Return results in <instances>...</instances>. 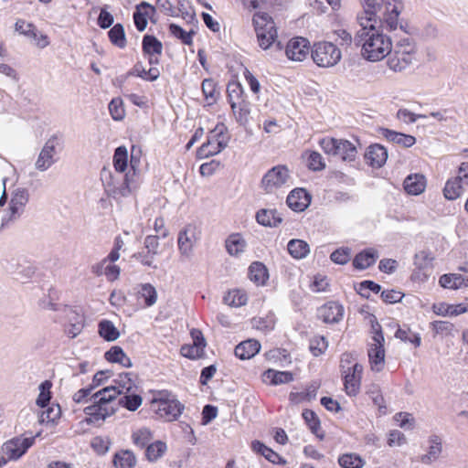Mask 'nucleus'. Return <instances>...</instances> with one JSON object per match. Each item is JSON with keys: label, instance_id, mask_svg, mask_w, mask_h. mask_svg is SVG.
Here are the masks:
<instances>
[{"label": "nucleus", "instance_id": "nucleus-1", "mask_svg": "<svg viewBox=\"0 0 468 468\" xmlns=\"http://www.w3.org/2000/svg\"><path fill=\"white\" fill-rule=\"evenodd\" d=\"M361 29L354 37V44L361 47L362 56L369 61H378L388 56L392 47V37L383 33L380 24L369 23L368 20L358 23Z\"/></svg>", "mask_w": 468, "mask_h": 468}, {"label": "nucleus", "instance_id": "nucleus-2", "mask_svg": "<svg viewBox=\"0 0 468 468\" xmlns=\"http://www.w3.org/2000/svg\"><path fill=\"white\" fill-rule=\"evenodd\" d=\"M364 11L357 15V22L380 24L391 33L398 29L399 16L403 10L401 0H362Z\"/></svg>", "mask_w": 468, "mask_h": 468}, {"label": "nucleus", "instance_id": "nucleus-3", "mask_svg": "<svg viewBox=\"0 0 468 468\" xmlns=\"http://www.w3.org/2000/svg\"><path fill=\"white\" fill-rule=\"evenodd\" d=\"M407 27V23H399V30L403 36L394 35V44L392 43L391 50L388 54L387 64L393 71L405 69L415 58L416 43L410 36Z\"/></svg>", "mask_w": 468, "mask_h": 468}, {"label": "nucleus", "instance_id": "nucleus-4", "mask_svg": "<svg viewBox=\"0 0 468 468\" xmlns=\"http://www.w3.org/2000/svg\"><path fill=\"white\" fill-rule=\"evenodd\" d=\"M92 398L93 404L84 409L85 420L88 424H99L115 412L117 389L114 387H108L94 393Z\"/></svg>", "mask_w": 468, "mask_h": 468}, {"label": "nucleus", "instance_id": "nucleus-5", "mask_svg": "<svg viewBox=\"0 0 468 468\" xmlns=\"http://www.w3.org/2000/svg\"><path fill=\"white\" fill-rule=\"evenodd\" d=\"M252 24L256 32L259 46L266 50L272 45L277 50L281 51L283 45L281 41H277V27L272 17L264 12L254 14Z\"/></svg>", "mask_w": 468, "mask_h": 468}, {"label": "nucleus", "instance_id": "nucleus-6", "mask_svg": "<svg viewBox=\"0 0 468 468\" xmlns=\"http://www.w3.org/2000/svg\"><path fill=\"white\" fill-rule=\"evenodd\" d=\"M229 139L226 125L222 122L218 123L208 133L207 141L197 150V158L205 159L219 154L228 146Z\"/></svg>", "mask_w": 468, "mask_h": 468}, {"label": "nucleus", "instance_id": "nucleus-7", "mask_svg": "<svg viewBox=\"0 0 468 468\" xmlns=\"http://www.w3.org/2000/svg\"><path fill=\"white\" fill-rule=\"evenodd\" d=\"M351 355L345 353L341 356L340 370L344 379V389L349 397H356L360 390L363 367L355 363L352 367L345 368V362L351 364Z\"/></svg>", "mask_w": 468, "mask_h": 468}, {"label": "nucleus", "instance_id": "nucleus-8", "mask_svg": "<svg viewBox=\"0 0 468 468\" xmlns=\"http://www.w3.org/2000/svg\"><path fill=\"white\" fill-rule=\"evenodd\" d=\"M319 145L325 154L339 156L346 162L354 161L357 154L356 145L345 139L325 137L320 140Z\"/></svg>", "mask_w": 468, "mask_h": 468}, {"label": "nucleus", "instance_id": "nucleus-9", "mask_svg": "<svg viewBox=\"0 0 468 468\" xmlns=\"http://www.w3.org/2000/svg\"><path fill=\"white\" fill-rule=\"evenodd\" d=\"M311 56L317 66L328 68L338 63L341 58V51L332 42L324 41L314 45Z\"/></svg>", "mask_w": 468, "mask_h": 468}, {"label": "nucleus", "instance_id": "nucleus-10", "mask_svg": "<svg viewBox=\"0 0 468 468\" xmlns=\"http://www.w3.org/2000/svg\"><path fill=\"white\" fill-rule=\"evenodd\" d=\"M290 178L288 167L279 165L267 171L261 179V186L266 193H272L274 190L283 186Z\"/></svg>", "mask_w": 468, "mask_h": 468}, {"label": "nucleus", "instance_id": "nucleus-11", "mask_svg": "<svg viewBox=\"0 0 468 468\" xmlns=\"http://www.w3.org/2000/svg\"><path fill=\"white\" fill-rule=\"evenodd\" d=\"M200 231L194 224H187L178 233L177 246L182 257L189 259L193 252L194 245L199 239Z\"/></svg>", "mask_w": 468, "mask_h": 468}, {"label": "nucleus", "instance_id": "nucleus-12", "mask_svg": "<svg viewBox=\"0 0 468 468\" xmlns=\"http://www.w3.org/2000/svg\"><path fill=\"white\" fill-rule=\"evenodd\" d=\"M146 251L134 253L133 257L139 261L144 266L154 267L153 265L154 259L159 254V237L155 235H148L144 241Z\"/></svg>", "mask_w": 468, "mask_h": 468}, {"label": "nucleus", "instance_id": "nucleus-13", "mask_svg": "<svg viewBox=\"0 0 468 468\" xmlns=\"http://www.w3.org/2000/svg\"><path fill=\"white\" fill-rule=\"evenodd\" d=\"M142 49L151 66L158 65L163 52V44L153 35H144L142 40Z\"/></svg>", "mask_w": 468, "mask_h": 468}, {"label": "nucleus", "instance_id": "nucleus-14", "mask_svg": "<svg viewBox=\"0 0 468 468\" xmlns=\"http://www.w3.org/2000/svg\"><path fill=\"white\" fill-rule=\"evenodd\" d=\"M310 51L309 41L301 37L292 38L285 47V54L291 60L303 61Z\"/></svg>", "mask_w": 468, "mask_h": 468}, {"label": "nucleus", "instance_id": "nucleus-15", "mask_svg": "<svg viewBox=\"0 0 468 468\" xmlns=\"http://www.w3.org/2000/svg\"><path fill=\"white\" fill-rule=\"evenodd\" d=\"M33 442V438H14L4 444L3 452L9 460H16L27 451Z\"/></svg>", "mask_w": 468, "mask_h": 468}, {"label": "nucleus", "instance_id": "nucleus-16", "mask_svg": "<svg viewBox=\"0 0 468 468\" xmlns=\"http://www.w3.org/2000/svg\"><path fill=\"white\" fill-rule=\"evenodd\" d=\"M344 312L341 303L330 301L318 309V317L325 324H337L342 320Z\"/></svg>", "mask_w": 468, "mask_h": 468}, {"label": "nucleus", "instance_id": "nucleus-17", "mask_svg": "<svg viewBox=\"0 0 468 468\" xmlns=\"http://www.w3.org/2000/svg\"><path fill=\"white\" fill-rule=\"evenodd\" d=\"M58 144V136H51L43 146L36 161V168L40 171L48 169L54 163L55 148Z\"/></svg>", "mask_w": 468, "mask_h": 468}, {"label": "nucleus", "instance_id": "nucleus-18", "mask_svg": "<svg viewBox=\"0 0 468 468\" xmlns=\"http://www.w3.org/2000/svg\"><path fill=\"white\" fill-rule=\"evenodd\" d=\"M131 76H137L146 81H154L159 78L160 70L154 65L146 70L142 62H137L127 73L119 78V85L124 83Z\"/></svg>", "mask_w": 468, "mask_h": 468}, {"label": "nucleus", "instance_id": "nucleus-19", "mask_svg": "<svg viewBox=\"0 0 468 468\" xmlns=\"http://www.w3.org/2000/svg\"><path fill=\"white\" fill-rule=\"evenodd\" d=\"M184 409L185 406L178 399H175L158 405L154 411L158 418L166 421H172L177 420Z\"/></svg>", "mask_w": 468, "mask_h": 468}, {"label": "nucleus", "instance_id": "nucleus-20", "mask_svg": "<svg viewBox=\"0 0 468 468\" xmlns=\"http://www.w3.org/2000/svg\"><path fill=\"white\" fill-rule=\"evenodd\" d=\"M286 203L292 210L302 212L310 205L311 195L303 188H295L289 193Z\"/></svg>", "mask_w": 468, "mask_h": 468}, {"label": "nucleus", "instance_id": "nucleus-21", "mask_svg": "<svg viewBox=\"0 0 468 468\" xmlns=\"http://www.w3.org/2000/svg\"><path fill=\"white\" fill-rule=\"evenodd\" d=\"M155 7L145 1L136 5L135 10L133 14V23L136 29L140 32L144 31L147 27L148 16L155 15Z\"/></svg>", "mask_w": 468, "mask_h": 468}, {"label": "nucleus", "instance_id": "nucleus-22", "mask_svg": "<svg viewBox=\"0 0 468 468\" xmlns=\"http://www.w3.org/2000/svg\"><path fill=\"white\" fill-rule=\"evenodd\" d=\"M364 157L368 165L380 168L387 161L388 151L381 144H371L367 148Z\"/></svg>", "mask_w": 468, "mask_h": 468}, {"label": "nucleus", "instance_id": "nucleus-23", "mask_svg": "<svg viewBox=\"0 0 468 468\" xmlns=\"http://www.w3.org/2000/svg\"><path fill=\"white\" fill-rule=\"evenodd\" d=\"M140 159L141 157L136 156H131L130 159V166L133 170V174L126 173L123 176V180L122 185L119 186V194L122 197H126L130 195L136 187H137V182H136V169L140 165Z\"/></svg>", "mask_w": 468, "mask_h": 468}, {"label": "nucleus", "instance_id": "nucleus-24", "mask_svg": "<svg viewBox=\"0 0 468 468\" xmlns=\"http://www.w3.org/2000/svg\"><path fill=\"white\" fill-rule=\"evenodd\" d=\"M108 260H103L100 265L94 267V272L97 275L104 274L107 279L113 282L117 279V266L114 261L117 260V246H114L109 254Z\"/></svg>", "mask_w": 468, "mask_h": 468}, {"label": "nucleus", "instance_id": "nucleus-25", "mask_svg": "<svg viewBox=\"0 0 468 468\" xmlns=\"http://www.w3.org/2000/svg\"><path fill=\"white\" fill-rule=\"evenodd\" d=\"M367 355L371 369L377 372L382 370L385 360L384 341H379V344L376 342L370 344Z\"/></svg>", "mask_w": 468, "mask_h": 468}, {"label": "nucleus", "instance_id": "nucleus-26", "mask_svg": "<svg viewBox=\"0 0 468 468\" xmlns=\"http://www.w3.org/2000/svg\"><path fill=\"white\" fill-rule=\"evenodd\" d=\"M380 133L388 142L404 148L411 147L416 144V138L410 134L396 132L388 128H380Z\"/></svg>", "mask_w": 468, "mask_h": 468}, {"label": "nucleus", "instance_id": "nucleus-27", "mask_svg": "<svg viewBox=\"0 0 468 468\" xmlns=\"http://www.w3.org/2000/svg\"><path fill=\"white\" fill-rule=\"evenodd\" d=\"M426 183V177L423 175L410 174L405 178L403 188L407 194L418 196L425 190Z\"/></svg>", "mask_w": 468, "mask_h": 468}, {"label": "nucleus", "instance_id": "nucleus-28", "mask_svg": "<svg viewBox=\"0 0 468 468\" xmlns=\"http://www.w3.org/2000/svg\"><path fill=\"white\" fill-rule=\"evenodd\" d=\"M260 350L261 344L259 341L255 339H248L236 346L234 354L238 358L245 360L253 357L260 352Z\"/></svg>", "mask_w": 468, "mask_h": 468}, {"label": "nucleus", "instance_id": "nucleus-29", "mask_svg": "<svg viewBox=\"0 0 468 468\" xmlns=\"http://www.w3.org/2000/svg\"><path fill=\"white\" fill-rule=\"evenodd\" d=\"M378 258V253L375 249H366L355 256L353 260V266L356 270H366L373 266Z\"/></svg>", "mask_w": 468, "mask_h": 468}, {"label": "nucleus", "instance_id": "nucleus-30", "mask_svg": "<svg viewBox=\"0 0 468 468\" xmlns=\"http://www.w3.org/2000/svg\"><path fill=\"white\" fill-rule=\"evenodd\" d=\"M256 221L264 227L276 228L282 222V218L276 209L261 208L256 213Z\"/></svg>", "mask_w": 468, "mask_h": 468}, {"label": "nucleus", "instance_id": "nucleus-31", "mask_svg": "<svg viewBox=\"0 0 468 468\" xmlns=\"http://www.w3.org/2000/svg\"><path fill=\"white\" fill-rule=\"evenodd\" d=\"M262 378L264 382L272 386L287 384L293 380V375L292 372L277 371L271 368L265 370Z\"/></svg>", "mask_w": 468, "mask_h": 468}, {"label": "nucleus", "instance_id": "nucleus-32", "mask_svg": "<svg viewBox=\"0 0 468 468\" xmlns=\"http://www.w3.org/2000/svg\"><path fill=\"white\" fill-rule=\"evenodd\" d=\"M251 448L254 452L261 454L266 460L273 464L284 465L286 463V460L284 458L260 441H253L251 442Z\"/></svg>", "mask_w": 468, "mask_h": 468}, {"label": "nucleus", "instance_id": "nucleus-33", "mask_svg": "<svg viewBox=\"0 0 468 468\" xmlns=\"http://www.w3.org/2000/svg\"><path fill=\"white\" fill-rule=\"evenodd\" d=\"M432 311L437 315L441 316H457L459 314L468 312V304H448L446 303H434Z\"/></svg>", "mask_w": 468, "mask_h": 468}, {"label": "nucleus", "instance_id": "nucleus-34", "mask_svg": "<svg viewBox=\"0 0 468 468\" xmlns=\"http://www.w3.org/2000/svg\"><path fill=\"white\" fill-rule=\"evenodd\" d=\"M225 247L230 256L238 257L245 251L247 242L240 233H232L226 239Z\"/></svg>", "mask_w": 468, "mask_h": 468}, {"label": "nucleus", "instance_id": "nucleus-35", "mask_svg": "<svg viewBox=\"0 0 468 468\" xmlns=\"http://www.w3.org/2000/svg\"><path fill=\"white\" fill-rule=\"evenodd\" d=\"M431 443L428 452L420 456V460L424 464H430L436 461L441 453V440L438 435H431L429 438Z\"/></svg>", "mask_w": 468, "mask_h": 468}, {"label": "nucleus", "instance_id": "nucleus-36", "mask_svg": "<svg viewBox=\"0 0 468 468\" xmlns=\"http://www.w3.org/2000/svg\"><path fill=\"white\" fill-rule=\"evenodd\" d=\"M439 283L443 288L456 290L468 287V278L456 273L443 274L440 277Z\"/></svg>", "mask_w": 468, "mask_h": 468}, {"label": "nucleus", "instance_id": "nucleus-37", "mask_svg": "<svg viewBox=\"0 0 468 468\" xmlns=\"http://www.w3.org/2000/svg\"><path fill=\"white\" fill-rule=\"evenodd\" d=\"M248 275L250 280L255 282L257 285L265 284L269 278L266 266L260 261H254L250 265Z\"/></svg>", "mask_w": 468, "mask_h": 468}, {"label": "nucleus", "instance_id": "nucleus-38", "mask_svg": "<svg viewBox=\"0 0 468 468\" xmlns=\"http://www.w3.org/2000/svg\"><path fill=\"white\" fill-rule=\"evenodd\" d=\"M287 250L293 259L300 260L310 253V246L303 239H292L287 244Z\"/></svg>", "mask_w": 468, "mask_h": 468}, {"label": "nucleus", "instance_id": "nucleus-39", "mask_svg": "<svg viewBox=\"0 0 468 468\" xmlns=\"http://www.w3.org/2000/svg\"><path fill=\"white\" fill-rule=\"evenodd\" d=\"M318 388L319 384L313 382L304 391L291 392L289 395V400L292 404H300L303 401H311L316 398Z\"/></svg>", "mask_w": 468, "mask_h": 468}, {"label": "nucleus", "instance_id": "nucleus-40", "mask_svg": "<svg viewBox=\"0 0 468 468\" xmlns=\"http://www.w3.org/2000/svg\"><path fill=\"white\" fill-rule=\"evenodd\" d=\"M138 390H133L130 393H122L119 396V407L124 408L130 411H135L143 402L141 395L137 393Z\"/></svg>", "mask_w": 468, "mask_h": 468}, {"label": "nucleus", "instance_id": "nucleus-41", "mask_svg": "<svg viewBox=\"0 0 468 468\" xmlns=\"http://www.w3.org/2000/svg\"><path fill=\"white\" fill-rule=\"evenodd\" d=\"M137 376L132 372L119 373V396L122 393H130L138 390L136 385Z\"/></svg>", "mask_w": 468, "mask_h": 468}, {"label": "nucleus", "instance_id": "nucleus-42", "mask_svg": "<svg viewBox=\"0 0 468 468\" xmlns=\"http://www.w3.org/2000/svg\"><path fill=\"white\" fill-rule=\"evenodd\" d=\"M137 295L138 299L144 300L146 307L154 305L157 300V292L151 283L141 284Z\"/></svg>", "mask_w": 468, "mask_h": 468}, {"label": "nucleus", "instance_id": "nucleus-43", "mask_svg": "<svg viewBox=\"0 0 468 468\" xmlns=\"http://www.w3.org/2000/svg\"><path fill=\"white\" fill-rule=\"evenodd\" d=\"M201 89L205 100L208 105L216 103L219 92L217 90V84L213 79H205L202 81Z\"/></svg>", "mask_w": 468, "mask_h": 468}, {"label": "nucleus", "instance_id": "nucleus-44", "mask_svg": "<svg viewBox=\"0 0 468 468\" xmlns=\"http://www.w3.org/2000/svg\"><path fill=\"white\" fill-rule=\"evenodd\" d=\"M302 416L305 420L306 424L308 425L312 433L316 435L321 440L324 439V434L323 432L321 434L319 433V431L321 430V423L316 413L312 410H304L302 413Z\"/></svg>", "mask_w": 468, "mask_h": 468}, {"label": "nucleus", "instance_id": "nucleus-45", "mask_svg": "<svg viewBox=\"0 0 468 468\" xmlns=\"http://www.w3.org/2000/svg\"><path fill=\"white\" fill-rule=\"evenodd\" d=\"M464 185L458 181L456 178L449 179L444 186L443 195L449 200L458 198L463 193V186Z\"/></svg>", "mask_w": 468, "mask_h": 468}, {"label": "nucleus", "instance_id": "nucleus-46", "mask_svg": "<svg viewBox=\"0 0 468 468\" xmlns=\"http://www.w3.org/2000/svg\"><path fill=\"white\" fill-rule=\"evenodd\" d=\"M355 290L363 298L369 299L370 293H378L381 291V286L370 280H365L357 285H355Z\"/></svg>", "mask_w": 468, "mask_h": 468}, {"label": "nucleus", "instance_id": "nucleus-47", "mask_svg": "<svg viewBox=\"0 0 468 468\" xmlns=\"http://www.w3.org/2000/svg\"><path fill=\"white\" fill-rule=\"evenodd\" d=\"M169 32L177 39H179L183 44L190 46L193 44V36L195 35V31L191 30L186 32L180 26L171 23L169 25Z\"/></svg>", "mask_w": 468, "mask_h": 468}, {"label": "nucleus", "instance_id": "nucleus-48", "mask_svg": "<svg viewBox=\"0 0 468 468\" xmlns=\"http://www.w3.org/2000/svg\"><path fill=\"white\" fill-rule=\"evenodd\" d=\"M338 463L342 468H362L365 462L356 453H346L338 458Z\"/></svg>", "mask_w": 468, "mask_h": 468}, {"label": "nucleus", "instance_id": "nucleus-49", "mask_svg": "<svg viewBox=\"0 0 468 468\" xmlns=\"http://www.w3.org/2000/svg\"><path fill=\"white\" fill-rule=\"evenodd\" d=\"M328 342L323 335H314L310 339L309 350L314 356H319L327 349Z\"/></svg>", "mask_w": 468, "mask_h": 468}, {"label": "nucleus", "instance_id": "nucleus-50", "mask_svg": "<svg viewBox=\"0 0 468 468\" xmlns=\"http://www.w3.org/2000/svg\"><path fill=\"white\" fill-rule=\"evenodd\" d=\"M165 443L161 441H157L147 446L145 450L146 458L150 462H154L165 453Z\"/></svg>", "mask_w": 468, "mask_h": 468}, {"label": "nucleus", "instance_id": "nucleus-51", "mask_svg": "<svg viewBox=\"0 0 468 468\" xmlns=\"http://www.w3.org/2000/svg\"><path fill=\"white\" fill-rule=\"evenodd\" d=\"M52 383L49 380H45L39 386V394L37 399V405L45 408L48 406L50 399H51V389Z\"/></svg>", "mask_w": 468, "mask_h": 468}, {"label": "nucleus", "instance_id": "nucleus-52", "mask_svg": "<svg viewBox=\"0 0 468 468\" xmlns=\"http://www.w3.org/2000/svg\"><path fill=\"white\" fill-rule=\"evenodd\" d=\"M232 112L235 115L236 121L240 125H246L248 123L250 111L249 104L245 101L241 100V101H238L237 108L232 110Z\"/></svg>", "mask_w": 468, "mask_h": 468}, {"label": "nucleus", "instance_id": "nucleus-53", "mask_svg": "<svg viewBox=\"0 0 468 468\" xmlns=\"http://www.w3.org/2000/svg\"><path fill=\"white\" fill-rule=\"evenodd\" d=\"M434 335H453L454 324L449 321H433L430 324Z\"/></svg>", "mask_w": 468, "mask_h": 468}, {"label": "nucleus", "instance_id": "nucleus-54", "mask_svg": "<svg viewBox=\"0 0 468 468\" xmlns=\"http://www.w3.org/2000/svg\"><path fill=\"white\" fill-rule=\"evenodd\" d=\"M99 334L107 341H112L117 338V331L114 324L108 320H102L99 324Z\"/></svg>", "mask_w": 468, "mask_h": 468}, {"label": "nucleus", "instance_id": "nucleus-55", "mask_svg": "<svg viewBox=\"0 0 468 468\" xmlns=\"http://www.w3.org/2000/svg\"><path fill=\"white\" fill-rule=\"evenodd\" d=\"M227 92L231 110H235L238 102L236 100L240 99L243 92L242 86L239 83H229L227 87Z\"/></svg>", "mask_w": 468, "mask_h": 468}, {"label": "nucleus", "instance_id": "nucleus-56", "mask_svg": "<svg viewBox=\"0 0 468 468\" xmlns=\"http://www.w3.org/2000/svg\"><path fill=\"white\" fill-rule=\"evenodd\" d=\"M351 256V250L347 247H341L333 251L330 255V260L339 265L346 264Z\"/></svg>", "mask_w": 468, "mask_h": 468}, {"label": "nucleus", "instance_id": "nucleus-57", "mask_svg": "<svg viewBox=\"0 0 468 468\" xmlns=\"http://www.w3.org/2000/svg\"><path fill=\"white\" fill-rule=\"evenodd\" d=\"M133 443L140 448L146 446L152 439V433L149 429L142 428L134 431L132 435Z\"/></svg>", "mask_w": 468, "mask_h": 468}, {"label": "nucleus", "instance_id": "nucleus-58", "mask_svg": "<svg viewBox=\"0 0 468 468\" xmlns=\"http://www.w3.org/2000/svg\"><path fill=\"white\" fill-rule=\"evenodd\" d=\"M175 399H176V396L168 390L163 389L154 391L153 399H151V408L154 410L156 407H158V405Z\"/></svg>", "mask_w": 468, "mask_h": 468}, {"label": "nucleus", "instance_id": "nucleus-59", "mask_svg": "<svg viewBox=\"0 0 468 468\" xmlns=\"http://www.w3.org/2000/svg\"><path fill=\"white\" fill-rule=\"evenodd\" d=\"M61 410L58 404H52L40 415L41 422H55L60 418Z\"/></svg>", "mask_w": 468, "mask_h": 468}, {"label": "nucleus", "instance_id": "nucleus-60", "mask_svg": "<svg viewBox=\"0 0 468 468\" xmlns=\"http://www.w3.org/2000/svg\"><path fill=\"white\" fill-rule=\"evenodd\" d=\"M307 167L312 171H321L324 169L325 164L323 156L318 152H311L307 158Z\"/></svg>", "mask_w": 468, "mask_h": 468}, {"label": "nucleus", "instance_id": "nucleus-61", "mask_svg": "<svg viewBox=\"0 0 468 468\" xmlns=\"http://www.w3.org/2000/svg\"><path fill=\"white\" fill-rule=\"evenodd\" d=\"M15 27L16 31L31 38H36L37 36V30L36 29L35 26L31 23H27L23 19H18L16 22Z\"/></svg>", "mask_w": 468, "mask_h": 468}, {"label": "nucleus", "instance_id": "nucleus-62", "mask_svg": "<svg viewBox=\"0 0 468 468\" xmlns=\"http://www.w3.org/2000/svg\"><path fill=\"white\" fill-rule=\"evenodd\" d=\"M136 464V458L131 451L119 452V468H133Z\"/></svg>", "mask_w": 468, "mask_h": 468}, {"label": "nucleus", "instance_id": "nucleus-63", "mask_svg": "<svg viewBox=\"0 0 468 468\" xmlns=\"http://www.w3.org/2000/svg\"><path fill=\"white\" fill-rule=\"evenodd\" d=\"M426 114H416L409 111L408 109H399L397 112V118L405 123H414L419 119H426Z\"/></svg>", "mask_w": 468, "mask_h": 468}, {"label": "nucleus", "instance_id": "nucleus-64", "mask_svg": "<svg viewBox=\"0 0 468 468\" xmlns=\"http://www.w3.org/2000/svg\"><path fill=\"white\" fill-rule=\"evenodd\" d=\"M333 34L336 36L335 41L341 46L349 47L354 43V37L351 33L344 28H338L333 31Z\"/></svg>", "mask_w": 468, "mask_h": 468}]
</instances>
